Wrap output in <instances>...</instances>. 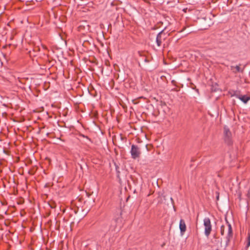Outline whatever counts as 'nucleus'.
<instances>
[{"instance_id":"f257e3e1","label":"nucleus","mask_w":250,"mask_h":250,"mask_svg":"<svg viewBox=\"0 0 250 250\" xmlns=\"http://www.w3.org/2000/svg\"><path fill=\"white\" fill-rule=\"evenodd\" d=\"M227 228L228 229V234L226 237V240L225 244L223 246L221 243V241H220V240L217 238V240H215L217 243H220V247L218 248L216 250H220V249L222 248L223 250H225L227 248V247L229 246L230 238L232 236V229L231 226V225L228 222H227Z\"/></svg>"},{"instance_id":"f03ea898","label":"nucleus","mask_w":250,"mask_h":250,"mask_svg":"<svg viewBox=\"0 0 250 250\" xmlns=\"http://www.w3.org/2000/svg\"><path fill=\"white\" fill-rule=\"evenodd\" d=\"M231 132L227 126L224 127V136L225 142L228 145H230L232 144V139H231Z\"/></svg>"},{"instance_id":"7ed1b4c3","label":"nucleus","mask_w":250,"mask_h":250,"mask_svg":"<svg viewBox=\"0 0 250 250\" xmlns=\"http://www.w3.org/2000/svg\"><path fill=\"white\" fill-rule=\"evenodd\" d=\"M130 153L132 159H136L139 158L141 154L140 148L137 145H132L131 146Z\"/></svg>"},{"instance_id":"20e7f679","label":"nucleus","mask_w":250,"mask_h":250,"mask_svg":"<svg viewBox=\"0 0 250 250\" xmlns=\"http://www.w3.org/2000/svg\"><path fill=\"white\" fill-rule=\"evenodd\" d=\"M204 225L205 226V234L207 237H208L212 230L211 222L209 218L206 217L204 218Z\"/></svg>"},{"instance_id":"39448f33","label":"nucleus","mask_w":250,"mask_h":250,"mask_svg":"<svg viewBox=\"0 0 250 250\" xmlns=\"http://www.w3.org/2000/svg\"><path fill=\"white\" fill-rule=\"evenodd\" d=\"M166 29L165 28L163 30L161 31L157 35L156 42L158 47H160L162 45L163 42L167 38L166 34L167 33V32H165Z\"/></svg>"},{"instance_id":"423d86ee","label":"nucleus","mask_w":250,"mask_h":250,"mask_svg":"<svg viewBox=\"0 0 250 250\" xmlns=\"http://www.w3.org/2000/svg\"><path fill=\"white\" fill-rule=\"evenodd\" d=\"M186 225L184 219H181L179 223V229L181 235H183L186 231Z\"/></svg>"},{"instance_id":"0eeeda50","label":"nucleus","mask_w":250,"mask_h":250,"mask_svg":"<svg viewBox=\"0 0 250 250\" xmlns=\"http://www.w3.org/2000/svg\"><path fill=\"white\" fill-rule=\"evenodd\" d=\"M238 98L240 99L242 102H243L244 104H247L248 102L250 100V97L246 95H242L240 94Z\"/></svg>"},{"instance_id":"6e6552de","label":"nucleus","mask_w":250,"mask_h":250,"mask_svg":"<svg viewBox=\"0 0 250 250\" xmlns=\"http://www.w3.org/2000/svg\"><path fill=\"white\" fill-rule=\"evenodd\" d=\"M229 93L230 94L231 97H235L238 98L239 95L240 94V91L237 90H232L229 91Z\"/></svg>"},{"instance_id":"1a4fd4ad","label":"nucleus","mask_w":250,"mask_h":250,"mask_svg":"<svg viewBox=\"0 0 250 250\" xmlns=\"http://www.w3.org/2000/svg\"><path fill=\"white\" fill-rule=\"evenodd\" d=\"M110 228H109L108 224H104L102 226V228L101 229V231L106 233L108 231L110 230Z\"/></svg>"},{"instance_id":"9d476101","label":"nucleus","mask_w":250,"mask_h":250,"mask_svg":"<svg viewBox=\"0 0 250 250\" xmlns=\"http://www.w3.org/2000/svg\"><path fill=\"white\" fill-rule=\"evenodd\" d=\"M233 69H235V70L233 71L235 73L239 72L240 71V67L239 65H236V66H231V70H233Z\"/></svg>"},{"instance_id":"9b49d317","label":"nucleus","mask_w":250,"mask_h":250,"mask_svg":"<svg viewBox=\"0 0 250 250\" xmlns=\"http://www.w3.org/2000/svg\"><path fill=\"white\" fill-rule=\"evenodd\" d=\"M250 246V232L248 233V235L247 239V245L246 246V250L248 247Z\"/></svg>"},{"instance_id":"f8f14e48","label":"nucleus","mask_w":250,"mask_h":250,"mask_svg":"<svg viewBox=\"0 0 250 250\" xmlns=\"http://www.w3.org/2000/svg\"><path fill=\"white\" fill-rule=\"evenodd\" d=\"M138 53L140 56L144 57V61L145 62H149V61L147 59L145 55H143L142 52L139 51L138 52Z\"/></svg>"},{"instance_id":"ddd939ff","label":"nucleus","mask_w":250,"mask_h":250,"mask_svg":"<svg viewBox=\"0 0 250 250\" xmlns=\"http://www.w3.org/2000/svg\"><path fill=\"white\" fill-rule=\"evenodd\" d=\"M225 226L224 225H222L221 227V234L222 235H224L225 233Z\"/></svg>"},{"instance_id":"4468645a","label":"nucleus","mask_w":250,"mask_h":250,"mask_svg":"<svg viewBox=\"0 0 250 250\" xmlns=\"http://www.w3.org/2000/svg\"><path fill=\"white\" fill-rule=\"evenodd\" d=\"M115 168H116V172L118 173V176H119V175L120 173V172L119 171V167L115 163Z\"/></svg>"},{"instance_id":"2eb2a0df","label":"nucleus","mask_w":250,"mask_h":250,"mask_svg":"<svg viewBox=\"0 0 250 250\" xmlns=\"http://www.w3.org/2000/svg\"><path fill=\"white\" fill-rule=\"evenodd\" d=\"M209 26H210V24H208V25H205L204 26V29H207Z\"/></svg>"},{"instance_id":"dca6fc26","label":"nucleus","mask_w":250,"mask_h":250,"mask_svg":"<svg viewBox=\"0 0 250 250\" xmlns=\"http://www.w3.org/2000/svg\"><path fill=\"white\" fill-rule=\"evenodd\" d=\"M119 220H121V219H120V218H117V219H115V220H114V222H117V221H119Z\"/></svg>"},{"instance_id":"f3484780","label":"nucleus","mask_w":250,"mask_h":250,"mask_svg":"<svg viewBox=\"0 0 250 250\" xmlns=\"http://www.w3.org/2000/svg\"><path fill=\"white\" fill-rule=\"evenodd\" d=\"M247 196H248V197L249 198V197H250V191H249V192H248V193H247Z\"/></svg>"},{"instance_id":"a211bd4d","label":"nucleus","mask_w":250,"mask_h":250,"mask_svg":"<svg viewBox=\"0 0 250 250\" xmlns=\"http://www.w3.org/2000/svg\"><path fill=\"white\" fill-rule=\"evenodd\" d=\"M74 211V213H75V214H76V213H77L78 209H77V210L75 209Z\"/></svg>"},{"instance_id":"6ab92c4d","label":"nucleus","mask_w":250,"mask_h":250,"mask_svg":"<svg viewBox=\"0 0 250 250\" xmlns=\"http://www.w3.org/2000/svg\"><path fill=\"white\" fill-rule=\"evenodd\" d=\"M146 147L147 150H148V147H148V145H146Z\"/></svg>"},{"instance_id":"aec40b11","label":"nucleus","mask_w":250,"mask_h":250,"mask_svg":"<svg viewBox=\"0 0 250 250\" xmlns=\"http://www.w3.org/2000/svg\"><path fill=\"white\" fill-rule=\"evenodd\" d=\"M216 198H217V200H218L219 199V194L217 195V196L216 197Z\"/></svg>"},{"instance_id":"412c9836","label":"nucleus","mask_w":250,"mask_h":250,"mask_svg":"<svg viewBox=\"0 0 250 250\" xmlns=\"http://www.w3.org/2000/svg\"><path fill=\"white\" fill-rule=\"evenodd\" d=\"M37 1H42V0H36Z\"/></svg>"}]
</instances>
